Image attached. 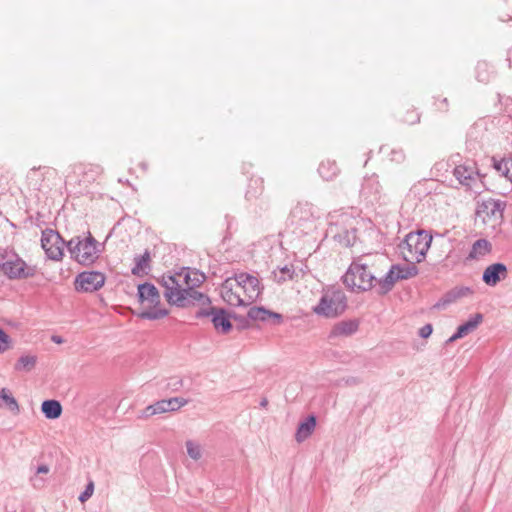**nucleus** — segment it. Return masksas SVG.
Wrapping results in <instances>:
<instances>
[{
  "label": "nucleus",
  "instance_id": "f257e3e1",
  "mask_svg": "<svg viewBox=\"0 0 512 512\" xmlns=\"http://www.w3.org/2000/svg\"><path fill=\"white\" fill-rule=\"evenodd\" d=\"M160 284L165 288L164 297L170 305L188 308L195 305L208 307L211 304V299L207 294L199 292L195 288H183L174 275H163Z\"/></svg>",
  "mask_w": 512,
  "mask_h": 512
},
{
  "label": "nucleus",
  "instance_id": "f03ea898",
  "mask_svg": "<svg viewBox=\"0 0 512 512\" xmlns=\"http://www.w3.org/2000/svg\"><path fill=\"white\" fill-rule=\"evenodd\" d=\"M66 247L71 258L84 266L94 264L103 250V244L99 243L90 232L72 237L67 241Z\"/></svg>",
  "mask_w": 512,
  "mask_h": 512
},
{
  "label": "nucleus",
  "instance_id": "7ed1b4c3",
  "mask_svg": "<svg viewBox=\"0 0 512 512\" xmlns=\"http://www.w3.org/2000/svg\"><path fill=\"white\" fill-rule=\"evenodd\" d=\"M342 279L345 286L353 292L369 291L376 286L377 281L363 257L353 260Z\"/></svg>",
  "mask_w": 512,
  "mask_h": 512
},
{
  "label": "nucleus",
  "instance_id": "20e7f679",
  "mask_svg": "<svg viewBox=\"0 0 512 512\" xmlns=\"http://www.w3.org/2000/svg\"><path fill=\"white\" fill-rule=\"evenodd\" d=\"M354 219L349 214L330 215L326 237H331L342 247H351L357 238Z\"/></svg>",
  "mask_w": 512,
  "mask_h": 512
},
{
  "label": "nucleus",
  "instance_id": "39448f33",
  "mask_svg": "<svg viewBox=\"0 0 512 512\" xmlns=\"http://www.w3.org/2000/svg\"><path fill=\"white\" fill-rule=\"evenodd\" d=\"M347 309V297L345 293L336 287L324 290L319 303L313 308V312L325 318H336Z\"/></svg>",
  "mask_w": 512,
  "mask_h": 512
},
{
  "label": "nucleus",
  "instance_id": "423d86ee",
  "mask_svg": "<svg viewBox=\"0 0 512 512\" xmlns=\"http://www.w3.org/2000/svg\"><path fill=\"white\" fill-rule=\"evenodd\" d=\"M431 243L432 236L426 230H417L409 232L399 247L407 250L408 255L404 254L406 261L414 260L420 263L425 259Z\"/></svg>",
  "mask_w": 512,
  "mask_h": 512
},
{
  "label": "nucleus",
  "instance_id": "0eeeda50",
  "mask_svg": "<svg viewBox=\"0 0 512 512\" xmlns=\"http://www.w3.org/2000/svg\"><path fill=\"white\" fill-rule=\"evenodd\" d=\"M137 297L139 302L145 301L153 305L152 309L142 311L138 316L147 320H158L166 317L169 311L165 308H157L160 304V294L158 289L151 283L145 282L138 285Z\"/></svg>",
  "mask_w": 512,
  "mask_h": 512
},
{
  "label": "nucleus",
  "instance_id": "6e6552de",
  "mask_svg": "<svg viewBox=\"0 0 512 512\" xmlns=\"http://www.w3.org/2000/svg\"><path fill=\"white\" fill-rule=\"evenodd\" d=\"M0 269L9 279H26L36 274V267L29 266L15 253L0 254Z\"/></svg>",
  "mask_w": 512,
  "mask_h": 512
},
{
  "label": "nucleus",
  "instance_id": "1a4fd4ad",
  "mask_svg": "<svg viewBox=\"0 0 512 512\" xmlns=\"http://www.w3.org/2000/svg\"><path fill=\"white\" fill-rule=\"evenodd\" d=\"M195 318H210L215 330L222 334L229 333L233 328L232 313H228L224 308L214 307L212 304L208 307H200L195 313Z\"/></svg>",
  "mask_w": 512,
  "mask_h": 512
},
{
  "label": "nucleus",
  "instance_id": "9d476101",
  "mask_svg": "<svg viewBox=\"0 0 512 512\" xmlns=\"http://www.w3.org/2000/svg\"><path fill=\"white\" fill-rule=\"evenodd\" d=\"M67 242L61 237L58 231L47 228L42 231L41 246L47 257L59 261L63 257V250Z\"/></svg>",
  "mask_w": 512,
  "mask_h": 512
},
{
  "label": "nucleus",
  "instance_id": "9b49d317",
  "mask_svg": "<svg viewBox=\"0 0 512 512\" xmlns=\"http://www.w3.org/2000/svg\"><path fill=\"white\" fill-rule=\"evenodd\" d=\"M106 277L100 271H83L76 276L75 289L82 292H94L105 284Z\"/></svg>",
  "mask_w": 512,
  "mask_h": 512
},
{
  "label": "nucleus",
  "instance_id": "f8f14e48",
  "mask_svg": "<svg viewBox=\"0 0 512 512\" xmlns=\"http://www.w3.org/2000/svg\"><path fill=\"white\" fill-rule=\"evenodd\" d=\"M234 280L236 287L244 291L248 304L256 300L262 292L263 287H261L259 279L249 273L235 274Z\"/></svg>",
  "mask_w": 512,
  "mask_h": 512
},
{
  "label": "nucleus",
  "instance_id": "ddd939ff",
  "mask_svg": "<svg viewBox=\"0 0 512 512\" xmlns=\"http://www.w3.org/2000/svg\"><path fill=\"white\" fill-rule=\"evenodd\" d=\"M508 276V269L504 263H493L485 268L482 274V281L490 286L495 287L501 280Z\"/></svg>",
  "mask_w": 512,
  "mask_h": 512
},
{
  "label": "nucleus",
  "instance_id": "4468645a",
  "mask_svg": "<svg viewBox=\"0 0 512 512\" xmlns=\"http://www.w3.org/2000/svg\"><path fill=\"white\" fill-rule=\"evenodd\" d=\"M234 288L236 287V282L233 277H228L224 280V282L221 285V297L222 299L231 306H246L248 303L241 298L239 292L235 291Z\"/></svg>",
  "mask_w": 512,
  "mask_h": 512
},
{
  "label": "nucleus",
  "instance_id": "2eb2a0df",
  "mask_svg": "<svg viewBox=\"0 0 512 512\" xmlns=\"http://www.w3.org/2000/svg\"><path fill=\"white\" fill-rule=\"evenodd\" d=\"M453 175L462 186L472 189L479 177V172L474 164H463L454 168Z\"/></svg>",
  "mask_w": 512,
  "mask_h": 512
},
{
  "label": "nucleus",
  "instance_id": "dca6fc26",
  "mask_svg": "<svg viewBox=\"0 0 512 512\" xmlns=\"http://www.w3.org/2000/svg\"><path fill=\"white\" fill-rule=\"evenodd\" d=\"M506 208V202L499 200V199H493L489 198L487 200H484L482 204L479 206L477 213L483 214L484 219L485 218H494V219H503V212Z\"/></svg>",
  "mask_w": 512,
  "mask_h": 512
},
{
  "label": "nucleus",
  "instance_id": "f3484780",
  "mask_svg": "<svg viewBox=\"0 0 512 512\" xmlns=\"http://www.w3.org/2000/svg\"><path fill=\"white\" fill-rule=\"evenodd\" d=\"M473 291L470 287L466 286H456L446 292L433 306L435 309H444L448 305L456 302L458 299L466 297L472 294Z\"/></svg>",
  "mask_w": 512,
  "mask_h": 512
},
{
  "label": "nucleus",
  "instance_id": "a211bd4d",
  "mask_svg": "<svg viewBox=\"0 0 512 512\" xmlns=\"http://www.w3.org/2000/svg\"><path fill=\"white\" fill-rule=\"evenodd\" d=\"M359 329V321L357 319H347L335 323L329 332L328 338L349 337L355 334Z\"/></svg>",
  "mask_w": 512,
  "mask_h": 512
},
{
  "label": "nucleus",
  "instance_id": "6ab92c4d",
  "mask_svg": "<svg viewBox=\"0 0 512 512\" xmlns=\"http://www.w3.org/2000/svg\"><path fill=\"white\" fill-rule=\"evenodd\" d=\"M492 251V244L484 238L476 240L465 258V263L479 260Z\"/></svg>",
  "mask_w": 512,
  "mask_h": 512
},
{
  "label": "nucleus",
  "instance_id": "aec40b11",
  "mask_svg": "<svg viewBox=\"0 0 512 512\" xmlns=\"http://www.w3.org/2000/svg\"><path fill=\"white\" fill-rule=\"evenodd\" d=\"M381 191L382 186L376 174L364 178L361 188V194L364 197H373L374 200H377L381 196Z\"/></svg>",
  "mask_w": 512,
  "mask_h": 512
},
{
  "label": "nucleus",
  "instance_id": "412c9836",
  "mask_svg": "<svg viewBox=\"0 0 512 512\" xmlns=\"http://www.w3.org/2000/svg\"><path fill=\"white\" fill-rule=\"evenodd\" d=\"M396 268H398V264L392 265L383 278L377 279L376 284H378L379 294H387L393 289L395 283L400 280Z\"/></svg>",
  "mask_w": 512,
  "mask_h": 512
},
{
  "label": "nucleus",
  "instance_id": "4be33fe9",
  "mask_svg": "<svg viewBox=\"0 0 512 512\" xmlns=\"http://www.w3.org/2000/svg\"><path fill=\"white\" fill-rule=\"evenodd\" d=\"M317 424L316 416L311 414L304 421L300 422L297 427L295 439L297 442H303L313 433Z\"/></svg>",
  "mask_w": 512,
  "mask_h": 512
},
{
  "label": "nucleus",
  "instance_id": "5701e85b",
  "mask_svg": "<svg viewBox=\"0 0 512 512\" xmlns=\"http://www.w3.org/2000/svg\"><path fill=\"white\" fill-rule=\"evenodd\" d=\"M151 255L149 250H145V252L141 255H136L134 257V266L131 269V273L134 276H143L148 274V272L151 270Z\"/></svg>",
  "mask_w": 512,
  "mask_h": 512
},
{
  "label": "nucleus",
  "instance_id": "b1692460",
  "mask_svg": "<svg viewBox=\"0 0 512 512\" xmlns=\"http://www.w3.org/2000/svg\"><path fill=\"white\" fill-rule=\"evenodd\" d=\"M495 76L494 67L487 61H479L475 68V77L478 82L487 84Z\"/></svg>",
  "mask_w": 512,
  "mask_h": 512
},
{
  "label": "nucleus",
  "instance_id": "393cba45",
  "mask_svg": "<svg viewBox=\"0 0 512 512\" xmlns=\"http://www.w3.org/2000/svg\"><path fill=\"white\" fill-rule=\"evenodd\" d=\"M184 274V282L186 287L196 288L199 287L206 279V276L195 269L183 268L179 276Z\"/></svg>",
  "mask_w": 512,
  "mask_h": 512
},
{
  "label": "nucleus",
  "instance_id": "a878e982",
  "mask_svg": "<svg viewBox=\"0 0 512 512\" xmlns=\"http://www.w3.org/2000/svg\"><path fill=\"white\" fill-rule=\"evenodd\" d=\"M41 411L47 419H57L62 414V405L58 400H44L41 405Z\"/></svg>",
  "mask_w": 512,
  "mask_h": 512
},
{
  "label": "nucleus",
  "instance_id": "bb28decb",
  "mask_svg": "<svg viewBox=\"0 0 512 512\" xmlns=\"http://www.w3.org/2000/svg\"><path fill=\"white\" fill-rule=\"evenodd\" d=\"M0 407H6L13 414H19L20 412L17 400L7 388L0 390Z\"/></svg>",
  "mask_w": 512,
  "mask_h": 512
},
{
  "label": "nucleus",
  "instance_id": "cd10ccee",
  "mask_svg": "<svg viewBox=\"0 0 512 512\" xmlns=\"http://www.w3.org/2000/svg\"><path fill=\"white\" fill-rule=\"evenodd\" d=\"M339 168L335 161H322L318 168L319 175L326 181L332 180L337 176Z\"/></svg>",
  "mask_w": 512,
  "mask_h": 512
},
{
  "label": "nucleus",
  "instance_id": "c85d7f7f",
  "mask_svg": "<svg viewBox=\"0 0 512 512\" xmlns=\"http://www.w3.org/2000/svg\"><path fill=\"white\" fill-rule=\"evenodd\" d=\"M482 320L483 315L481 313L474 314L468 321L458 326V336L464 337L470 332L474 331L479 326V324H481Z\"/></svg>",
  "mask_w": 512,
  "mask_h": 512
},
{
  "label": "nucleus",
  "instance_id": "c756f323",
  "mask_svg": "<svg viewBox=\"0 0 512 512\" xmlns=\"http://www.w3.org/2000/svg\"><path fill=\"white\" fill-rule=\"evenodd\" d=\"M165 412H169L166 399L159 400L155 402L154 404H151L147 406L144 410H142L141 414L139 415V418H149L153 415L162 414Z\"/></svg>",
  "mask_w": 512,
  "mask_h": 512
},
{
  "label": "nucleus",
  "instance_id": "7c9ffc66",
  "mask_svg": "<svg viewBox=\"0 0 512 512\" xmlns=\"http://www.w3.org/2000/svg\"><path fill=\"white\" fill-rule=\"evenodd\" d=\"M263 180L261 178H252L246 191L247 200L258 198L263 192Z\"/></svg>",
  "mask_w": 512,
  "mask_h": 512
},
{
  "label": "nucleus",
  "instance_id": "2f4dec72",
  "mask_svg": "<svg viewBox=\"0 0 512 512\" xmlns=\"http://www.w3.org/2000/svg\"><path fill=\"white\" fill-rule=\"evenodd\" d=\"M37 358L33 355H22L15 364V369L18 371H31L36 365Z\"/></svg>",
  "mask_w": 512,
  "mask_h": 512
},
{
  "label": "nucleus",
  "instance_id": "473e14b6",
  "mask_svg": "<svg viewBox=\"0 0 512 512\" xmlns=\"http://www.w3.org/2000/svg\"><path fill=\"white\" fill-rule=\"evenodd\" d=\"M410 262L411 264L405 267L398 264V268H396V271L398 273V277L400 278V280L415 277L419 273V269L417 268L413 260H411Z\"/></svg>",
  "mask_w": 512,
  "mask_h": 512
},
{
  "label": "nucleus",
  "instance_id": "72a5a7b5",
  "mask_svg": "<svg viewBox=\"0 0 512 512\" xmlns=\"http://www.w3.org/2000/svg\"><path fill=\"white\" fill-rule=\"evenodd\" d=\"M269 310L265 307H252L248 311V318L252 321H268Z\"/></svg>",
  "mask_w": 512,
  "mask_h": 512
},
{
  "label": "nucleus",
  "instance_id": "f704fd0d",
  "mask_svg": "<svg viewBox=\"0 0 512 512\" xmlns=\"http://www.w3.org/2000/svg\"><path fill=\"white\" fill-rule=\"evenodd\" d=\"M273 275H274V280L277 283L281 284V283H284L285 281L293 278L294 269L292 267L285 265L284 267L279 269V272L274 271Z\"/></svg>",
  "mask_w": 512,
  "mask_h": 512
},
{
  "label": "nucleus",
  "instance_id": "c9c22d12",
  "mask_svg": "<svg viewBox=\"0 0 512 512\" xmlns=\"http://www.w3.org/2000/svg\"><path fill=\"white\" fill-rule=\"evenodd\" d=\"M186 448L187 454L191 459L197 461L202 457V448L200 444L192 440H188L186 441Z\"/></svg>",
  "mask_w": 512,
  "mask_h": 512
},
{
  "label": "nucleus",
  "instance_id": "e433bc0d",
  "mask_svg": "<svg viewBox=\"0 0 512 512\" xmlns=\"http://www.w3.org/2000/svg\"><path fill=\"white\" fill-rule=\"evenodd\" d=\"M187 400L182 397H173L166 399L169 411H176L187 404Z\"/></svg>",
  "mask_w": 512,
  "mask_h": 512
},
{
  "label": "nucleus",
  "instance_id": "4c0bfd02",
  "mask_svg": "<svg viewBox=\"0 0 512 512\" xmlns=\"http://www.w3.org/2000/svg\"><path fill=\"white\" fill-rule=\"evenodd\" d=\"M493 168L502 176H506L507 173V159L497 160L495 157H492Z\"/></svg>",
  "mask_w": 512,
  "mask_h": 512
},
{
  "label": "nucleus",
  "instance_id": "58836bf2",
  "mask_svg": "<svg viewBox=\"0 0 512 512\" xmlns=\"http://www.w3.org/2000/svg\"><path fill=\"white\" fill-rule=\"evenodd\" d=\"M93 492H94V483L92 481H90L86 485L84 491L79 495L78 500L81 503L86 502L93 495Z\"/></svg>",
  "mask_w": 512,
  "mask_h": 512
},
{
  "label": "nucleus",
  "instance_id": "ea45409f",
  "mask_svg": "<svg viewBox=\"0 0 512 512\" xmlns=\"http://www.w3.org/2000/svg\"><path fill=\"white\" fill-rule=\"evenodd\" d=\"M405 158L406 156L402 149H392L389 154L390 161L398 164L404 162Z\"/></svg>",
  "mask_w": 512,
  "mask_h": 512
},
{
  "label": "nucleus",
  "instance_id": "a19ab883",
  "mask_svg": "<svg viewBox=\"0 0 512 512\" xmlns=\"http://www.w3.org/2000/svg\"><path fill=\"white\" fill-rule=\"evenodd\" d=\"M232 319L238 323L240 329H246L250 326V319L243 315L232 313Z\"/></svg>",
  "mask_w": 512,
  "mask_h": 512
},
{
  "label": "nucleus",
  "instance_id": "79ce46f5",
  "mask_svg": "<svg viewBox=\"0 0 512 512\" xmlns=\"http://www.w3.org/2000/svg\"><path fill=\"white\" fill-rule=\"evenodd\" d=\"M9 336L4 330L0 329V353L4 352L8 348Z\"/></svg>",
  "mask_w": 512,
  "mask_h": 512
},
{
  "label": "nucleus",
  "instance_id": "37998d69",
  "mask_svg": "<svg viewBox=\"0 0 512 512\" xmlns=\"http://www.w3.org/2000/svg\"><path fill=\"white\" fill-rule=\"evenodd\" d=\"M432 331H433L432 325L426 324L419 329V336L421 338H428L432 334Z\"/></svg>",
  "mask_w": 512,
  "mask_h": 512
},
{
  "label": "nucleus",
  "instance_id": "c03bdc74",
  "mask_svg": "<svg viewBox=\"0 0 512 512\" xmlns=\"http://www.w3.org/2000/svg\"><path fill=\"white\" fill-rule=\"evenodd\" d=\"M269 318L273 319V324H275V325H278V324L282 323V321H283V316L281 314L270 311V310H269L268 319Z\"/></svg>",
  "mask_w": 512,
  "mask_h": 512
},
{
  "label": "nucleus",
  "instance_id": "a18cd8bd",
  "mask_svg": "<svg viewBox=\"0 0 512 512\" xmlns=\"http://www.w3.org/2000/svg\"><path fill=\"white\" fill-rule=\"evenodd\" d=\"M168 386L171 387L173 390H177L178 387L182 386V379L171 378L170 382L168 383Z\"/></svg>",
  "mask_w": 512,
  "mask_h": 512
},
{
  "label": "nucleus",
  "instance_id": "49530a36",
  "mask_svg": "<svg viewBox=\"0 0 512 512\" xmlns=\"http://www.w3.org/2000/svg\"><path fill=\"white\" fill-rule=\"evenodd\" d=\"M507 173H506V178L512 182V157L511 158H508L507 159Z\"/></svg>",
  "mask_w": 512,
  "mask_h": 512
},
{
  "label": "nucleus",
  "instance_id": "de8ad7c7",
  "mask_svg": "<svg viewBox=\"0 0 512 512\" xmlns=\"http://www.w3.org/2000/svg\"><path fill=\"white\" fill-rule=\"evenodd\" d=\"M49 472V467L47 465H40L37 468L38 474H47Z\"/></svg>",
  "mask_w": 512,
  "mask_h": 512
},
{
  "label": "nucleus",
  "instance_id": "09e8293b",
  "mask_svg": "<svg viewBox=\"0 0 512 512\" xmlns=\"http://www.w3.org/2000/svg\"><path fill=\"white\" fill-rule=\"evenodd\" d=\"M51 340L56 344H62L64 342V339L59 335H52Z\"/></svg>",
  "mask_w": 512,
  "mask_h": 512
},
{
  "label": "nucleus",
  "instance_id": "8fccbe9b",
  "mask_svg": "<svg viewBox=\"0 0 512 512\" xmlns=\"http://www.w3.org/2000/svg\"><path fill=\"white\" fill-rule=\"evenodd\" d=\"M463 336H458V330L447 340V343H452L456 341L457 339L462 338Z\"/></svg>",
  "mask_w": 512,
  "mask_h": 512
},
{
  "label": "nucleus",
  "instance_id": "3c124183",
  "mask_svg": "<svg viewBox=\"0 0 512 512\" xmlns=\"http://www.w3.org/2000/svg\"><path fill=\"white\" fill-rule=\"evenodd\" d=\"M260 407L262 408H266L268 406V399L267 398H262L260 403H259Z\"/></svg>",
  "mask_w": 512,
  "mask_h": 512
},
{
  "label": "nucleus",
  "instance_id": "603ef678",
  "mask_svg": "<svg viewBox=\"0 0 512 512\" xmlns=\"http://www.w3.org/2000/svg\"><path fill=\"white\" fill-rule=\"evenodd\" d=\"M507 61L509 63V66L512 67V49H510L508 51V54H507Z\"/></svg>",
  "mask_w": 512,
  "mask_h": 512
},
{
  "label": "nucleus",
  "instance_id": "864d4df0",
  "mask_svg": "<svg viewBox=\"0 0 512 512\" xmlns=\"http://www.w3.org/2000/svg\"><path fill=\"white\" fill-rule=\"evenodd\" d=\"M441 104L444 105V110H447V107H448V99L447 98H443L441 100Z\"/></svg>",
  "mask_w": 512,
  "mask_h": 512
},
{
  "label": "nucleus",
  "instance_id": "5fc2aeb1",
  "mask_svg": "<svg viewBox=\"0 0 512 512\" xmlns=\"http://www.w3.org/2000/svg\"><path fill=\"white\" fill-rule=\"evenodd\" d=\"M419 120H420V117L417 115L416 118L414 120L409 121V123L414 124V123L419 122Z\"/></svg>",
  "mask_w": 512,
  "mask_h": 512
},
{
  "label": "nucleus",
  "instance_id": "6e6d98bb",
  "mask_svg": "<svg viewBox=\"0 0 512 512\" xmlns=\"http://www.w3.org/2000/svg\"><path fill=\"white\" fill-rule=\"evenodd\" d=\"M459 512H469L468 508L467 507H461V509L459 510Z\"/></svg>",
  "mask_w": 512,
  "mask_h": 512
}]
</instances>
